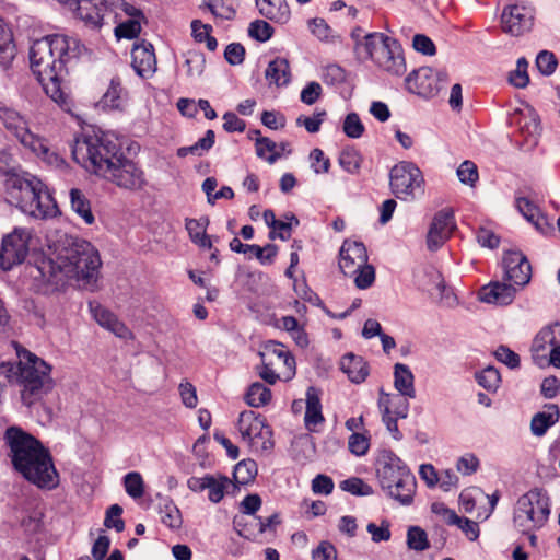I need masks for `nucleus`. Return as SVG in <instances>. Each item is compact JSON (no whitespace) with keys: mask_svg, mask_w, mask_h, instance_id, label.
Here are the masks:
<instances>
[{"mask_svg":"<svg viewBox=\"0 0 560 560\" xmlns=\"http://www.w3.org/2000/svg\"><path fill=\"white\" fill-rule=\"evenodd\" d=\"M122 140L112 131L94 126L83 129L72 145L73 160L88 172L128 191H140L148 186L141 164L125 156Z\"/></svg>","mask_w":560,"mask_h":560,"instance_id":"nucleus-1","label":"nucleus"},{"mask_svg":"<svg viewBox=\"0 0 560 560\" xmlns=\"http://www.w3.org/2000/svg\"><path fill=\"white\" fill-rule=\"evenodd\" d=\"M85 51V46L78 38L65 34L47 35L32 44L31 69L57 105H67L70 101L66 77L69 67Z\"/></svg>","mask_w":560,"mask_h":560,"instance_id":"nucleus-2","label":"nucleus"},{"mask_svg":"<svg viewBox=\"0 0 560 560\" xmlns=\"http://www.w3.org/2000/svg\"><path fill=\"white\" fill-rule=\"evenodd\" d=\"M12 346L18 362L0 363V384L16 386L22 404L30 408L54 389L52 366L19 342L12 341Z\"/></svg>","mask_w":560,"mask_h":560,"instance_id":"nucleus-3","label":"nucleus"},{"mask_svg":"<svg viewBox=\"0 0 560 560\" xmlns=\"http://www.w3.org/2000/svg\"><path fill=\"white\" fill-rule=\"evenodd\" d=\"M102 260L98 250L88 241L75 240L57 256V260L43 261L38 271L47 282L58 284V273L74 279L86 290L95 291L100 279Z\"/></svg>","mask_w":560,"mask_h":560,"instance_id":"nucleus-4","label":"nucleus"},{"mask_svg":"<svg viewBox=\"0 0 560 560\" xmlns=\"http://www.w3.org/2000/svg\"><path fill=\"white\" fill-rule=\"evenodd\" d=\"M7 195L11 205L35 219L54 218L58 213L47 186L30 173L12 175L7 183Z\"/></svg>","mask_w":560,"mask_h":560,"instance_id":"nucleus-5","label":"nucleus"},{"mask_svg":"<svg viewBox=\"0 0 560 560\" xmlns=\"http://www.w3.org/2000/svg\"><path fill=\"white\" fill-rule=\"evenodd\" d=\"M376 477L385 495L399 505L410 506L417 493V479L408 465L392 450H380L375 458Z\"/></svg>","mask_w":560,"mask_h":560,"instance_id":"nucleus-6","label":"nucleus"},{"mask_svg":"<svg viewBox=\"0 0 560 560\" xmlns=\"http://www.w3.org/2000/svg\"><path fill=\"white\" fill-rule=\"evenodd\" d=\"M354 52L359 60H371L390 74L401 75L406 71L401 45L383 33H369L361 40L357 39Z\"/></svg>","mask_w":560,"mask_h":560,"instance_id":"nucleus-7","label":"nucleus"},{"mask_svg":"<svg viewBox=\"0 0 560 560\" xmlns=\"http://www.w3.org/2000/svg\"><path fill=\"white\" fill-rule=\"evenodd\" d=\"M550 512L547 491L534 488L518 498L513 514L514 526L521 533L538 530L547 523Z\"/></svg>","mask_w":560,"mask_h":560,"instance_id":"nucleus-8","label":"nucleus"},{"mask_svg":"<svg viewBox=\"0 0 560 560\" xmlns=\"http://www.w3.org/2000/svg\"><path fill=\"white\" fill-rule=\"evenodd\" d=\"M424 185L422 171L409 161L395 164L389 172V188L396 198L410 201L416 198L417 191H421Z\"/></svg>","mask_w":560,"mask_h":560,"instance_id":"nucleus-9","label":"nucleus"},{"mask_svg":"<svg viewBox=\"0 0 560 560\" xmlns=\"http://www.w3.org/2000/svg\"><path fill=\"white\" fill-rule=\"evenodd\" d=\"M237 429L242 440L255 452H268L273 448L272 431L264 416L253 410L242 411L238 416Z\"/></svg>","mask_w":560,"mask_h":560,"instance_id":"nucleus-10","label":"nucleus"},{"mask_svg":"<svg viewBox=\"0 0 560 560\" xmlns=\"http://www.w3.org/2000/svg\"><path fill=\"white\" fill-rule=\"evenodd\" d=\"M3 439L10 450L9 456L14 468L28 463V459H37L39 453L49 451L38 439L16 425L9 427Z\"/></svg>","mask_w":560,"mask_h":560,"instance_id":"nucleus-11","label":"nucleus"},{"mask_svg":"<svg viewBox=\"0 0 560 560\" xmlns=\"http://www.w3.org/2000/svg\"><path fill=\"white\" fill-rule=\"evenodd\" d=\"M15 467L27 481L40 489L52 490L59 485V474L49 451L39 453L37 459H28Z\"/></svg>","mask_w":560,"mask_h":560,"instance_id":"nucleus-12","label":"nucleus"},{"mask_svg":"<svg viewBox=\"0 0 560 560\" xmlns=\"http://www.w3.org/2000/svg\"><path fill=\"white\" fill-rule=\"evenodd\" d=\"M447 82L445 72L434 71L430 67L413 70L406 78V88L424 101L436 96Z\"/></svg>","mask_w":560,"mask_h":560,"instance_id":"nucleus-13","label":"nucleus"},{"mask_svg":"<svg viewBox=\"0 0 560 560\" xmlns=\"http://www.w3.org/2000/svg\"><path fill=\"white\" fill-rule=\"evenodd\" d=\"M28 253V233L23 229H15L2 238L0 248V268L10 270L24 261Z\"/></svg>","mask_w":560,"mask_h":560,"instance_id":"nucleus-14","label":"nucleus"},{"mask_svg":"<svg viewBox=\"0 0 560 560\" xmlns=\"http://www.w3.org/2000/svg\"><path fill=\"white\" fill-rule=\"evenodd\" d=\"M0 120L22 144L31 148L32 151H40L43 153L48 152V149L43 144V142L30 131L25 119L15 110L14 107H0Z\"/></svg>","mask_w":560,"mask_h":560,"instance_id":"nucleus-15","label":"nucleus"},{"mask_svg":"<svg viewBox=\"0 0 560 560\" xmlns=\"http://www.w3.org/2000/svg\"><path fill=\"white\" fill-rule=\"evenodd\" d=\"M104 3H106L104 15L112 11L117 14V10H121L128 16V20L116 26V36L127 39L136 38L141 32V22L144 20L142 11L125 0H104Z\"/></svg>","mask_w":560,"mask_h":560,"instance_id":"nucleus-16","label":"nucleus"},{"mask_svg":"<svg viewBox=\"0 0 560 560\" xmlns=\"http://www.w3.org/2000/svg\"><path fill=\"white\" fill-rule=\"evenodd\" d=\"M259 355L282 374L283 381H290L295 375V359L284 345L270 340Z\"/></svg>","mask_w":560,"mask_h":560,"instance_id":"nucleus-17","label":"nucleus"},{"mask_svg":"<svg viewBox=\"0 0 560 560\" xmlns=\"http://www.w3.org/2000/svg\"><path fill=\"white\" fill-rule=\"evenodd\" d=\"M534 10L524 4H511L501 14L502 28L505 33L518 36L533 25Z\"/></svg>","mask_w":560,"mask_h":560,"instance_id":"nucleus-18","label":"nucleus"},{"mask_svg":"<svg viewBox=\"0 0 560 560\" xmlns=\"http://www.w3.org/2000/svg\"><path fill=\"white\" fill-rule=\"evenodd\" d=\"M510 124L517 128L528 145L537 144L540 120L534 107H515L510 114Z\"/></svg>","mask_w":560,"mask_h":560,"instance_id":"nucleus-19","label":"nucleus"},{"mask_svg":"<svg viewBox=\"0 0 560 560\" xmlns=\"http://www.w3.org/2000/svg\"><path fill=\"white\" fill-rule=\"evenodd\" d=\"M455 229L454 213L450 209L439 211L431 223L427 236V244L430 250H436L451 236Z\"/></svg>","mask_w":560,"mask_h":560,"instance_id":"nucleus-20","label":"nucleus"},{"mask_svg":"<svg viewBox=\"0 0 560 560\" xmlns=\"http://www.w3.org/2000/svg\"><path fill=\"white\" fill-rule=\"evenodd\" d=\"M504 278L513 284L523 287L532 276V267L527 258L520 252H508L503 257Z\"/></svg>","mask_w":560,"mask_h":560,"instance_id":"nucleus-21","label":"nucleus"},{"mask_svg":"<svg viewBox=\"0 0 560 560\" xmlns=\"http://www.w3.org/2000/svg\"><path fill=\"white\" fill-rule=\"evenodd\" d=\"M339 267L345 276H352L358 268L368 262V253L363 243L345 241L339 254Z\"/></svg>","mask_w":560,"mask_h":560,"instance_id":"nucleus-22","label":"nucleus"},{"mask_svg":"<svg viewBox=\"0 0 560 560\" xmlns=\"http://www.w3.org/2000/svg\"><path fill=\"white\" fill-rule=\"evenodd\" d=\"M131 66L135 72L143 78L148 79L156 71V57L154 47L147 40L136 43L131 50Z\"/></svg>","mask_w":560,"mask_h":560,"instance_id":"nucleus-23","label":"nucleus"},{"mask_svg":"<svg viewBox=\"0 0 560 560\" xmlns=\"http://www.w3.org/2000/svg\"><path fill=\"white\" fill-rule=\"evenodd\" d=\"M515 292V288L511 284L495 281L483 287L480 290L479 295L482 302L497 305H509L514 300Z\"/></svg>","mask_w":560,"mask_h":560,"instance_id":"nucleus-24","label":"nucleus"},{"mask_svg":"<svg viewBox=\"0 0 560 560\" xmlns=\"http://www.w3.org/2000/svg\"><path fill=\"white\" fill-rule=\"evenodd\" d=\"M259 13L266 19L285 24L291 15L290 8L285 0H256Z\"/></svg>","mask_w":560,"mask_h":560,"instance_id":"nucleus-25","label":"nucleus"},{"mask_svg":"<svg viewBox=\"0 0 560 560\" xmlns=\"http://www.w3.org/2000/svg\"><path fill=\"white\" fill-rule=\"evenodd\" d=\"M319 390L313 386L306 390V410L304 423L307 430L315 431V428L324 422Z\"/></svg>","mask_w":560,"mask_h":560,"instance_id":"nucleus-26","label":"nucleus"},{"mask_svg":"<svg viewBox=\"0 0 560 560\" xmlns=\"http://www.w3.org/2000/svg\"><path fill=\"white\" fill-rule=\"evenodd\" d=\"M395 398L402 402V409L395 411L396 417L392 416V410L389 408V396L388 395L381 396V398L378 399V406L382 409L383 421L386 424L387 430L393 433V436L396 440H399L401 438V433L398 429L397 418H406L407 417L408 402L406 399H402L398 395Z\"/></svg>","mask_w":560,"mask_h":560,"instance_id":"nucleus-27","label":"nucleus"},{"mask_svg":"<svg viewBox=\"0 0 560 560\" xmlns=\"http://www.w3.org/2000/svg\"><path fill=\"white\" fill-rule=\"evenodd\" d=\"M340 368L348 375L349 380L357 384L364 382L369 375L368 364L364 359L353 353H347L341 358Z\"/></svg>","mask_w":560,"mask_h":560,"instance_id":"nucleus-28","label":"nucleus"},{"mask_svg":"<svg viewBox=\"0 0 560 560\" xmlns=\"http://www.w3.org/2000/svg\"><path fill=\"white\" fill-rule=\"evenodd\" d=\"M515 206L518 212L541 233L548 231L546 218L540 213L539 208L525 197H516Z\"/></svg>","mask_w":560,"mask_h":560,"instance_id":"nucleus-29","label":"nucleus"},{"mask_svg":"<svg viewBox=\"0 0 560 560\" xmlns=\"http://www.w3.org/2000/svg\"><path fill=\"white\" fill-rule=\"evenodd\" d=\"M265 77L269 84L287 85L291 78L289 61L282 57L270 60L265 70Z\"/></svg>","mask_w":560,"mask_h":560,"instance_id":"nucleus-30","label":"nucleus"},{"mask_svg":"<svg viewBox=\"0 0 560 560\" xmlns=\"http://www.w3.org/2000/svg\"><path fill=\"white\" fill-rule=\"evenodd\" d=\"M394 385L401 396L407 398L416 397L415 376L408 365L402 363L395 364Z\"/></svg>","mask_w":560,"mask_h":560,"instance_id":"nucleus-31","label":"nucleus"},{"mask_svg":"<svg viewBox=\"0 0 560 560\" xmlns=\"http://www.w3.org/2000/svg\"><path fill=\"white\" fill-rule=\"evenodd\" d=\"M323 80L326 84L339 89V93L346 101L351 95V86L347 82V74L343 68L332 63L328 65L323 71Z\"/></svg>","mask_w":560,"mask_h":560,"instance_id":"nucleus-32","label":"nucleus"},{"mask_svg":"<svg viewBox=\"0 0 560 560\" xmlns=\"http://www.w3.org/2000/svg\"><path fill=\"white\" fill-rule=\"evenodd\" d=\"M560 411L557 405L547 406V410L536 413L530 422L532 433L542 436L550 427L559 421Z\"/></svg>","mask_w":560,"mask_h":560,"instance_id":"nucleus-33","label":"nucleus"},{"mask_svg":"<svg viewBox=\"0 0 560 560\" xmlns=\"http://www.w3.org/2000/svg\"><path fill=\"white\" fill-rule=\"evenodd\" d=\"M70 203L71 209L84 221L85 224H93L95 221V217L91 209L90 200L84 196V194L78 189L72 188L70 190Z\"/></svg>","mask_w":560,"mask_h":560,"instance_id":"nucleus-34","label":"nucleus"},{"mask_svg":"<svg viewBox=\"0 0 560 560\" xmlns=\"http://www.w3.org/2000/svg\"><path fill=\"white\" fill-rule=\"evenodd\" d=\"M128 91L122 86L118 77L110 79V82L103 93L101 100L95 105H120L128 101Z\"/></svg>","mask_w":560,"mask_h":560,"instance_id":"nucleus-35","label":"nucleus"},{"mask_svg":"<svg viewBox=\"0 0 560 560\" xmlns=\"http://www.w3.org/2000/svg\"><path fill=\"white\" fill-rule=\"evenodd\" d=\"M208 219H187L186 230L192 243L203 248H212V242L206 234Z\"/></svg>","mask_w":560,"mask_h":560,"instance_id":"nucleus-36","label":"nucleus"},{"mask_svg":"<svg viewBox=\"0 0 560 560\" xmlns=\"http://www.w3.org/2000/svg\"><path fill=\"white\" fill-rule=\"evenodd\" d=\"M16 54L12 32L0 22V66H10Z\"/></svg>","mask_w":560,"mask_h":560,"instance_id":"nucleus-37","label":"nucleus"},{"mask_svg":"<svg viewBox=\"0 0 560 560\" xmlns=\"http://www.w3.org/2000/svg\"><path fill=\"white\" fill-rule=\"evenodd\" d=\"M338 161L343 171L349 174H358L361 168L363 158L361 152L353 145H347L341 150Z\"/></svg>","mask_w":560,"mask_h":560,"instance_id":"nucleus-38","label":"nucleus"},{"mask_svg":"<svg viewBox=\"0 0 560 560\" xmlns=\"http://www.w3.org/2000/svg\"><path fill=\"white\" fill-rule=\"evenodd\" d=\"M556 334H560V324L556 323L552 326H547L539 330L535 336L532 350L535 353H539L546 350L547 346L553 347L558 341L556 340Z\"/></svg>","mask_w":560,"mask_h":560,"instance_id":"nucleus-39","label":"nucleus"},{"mask_svg":"<svg viewBox=\"0 0 560 560\" xmlns=\"http://www.w3.org/2000/svg\"><path fill=\"white\" fill-rule=\"evenodd\" d=\"M214 132L213 130H208L205 137L200 138L196 143L188 147H182L177 150V155L179 158H186L189 154L192 155H202L203 152L208 151L214 144Z\"/></svg>","mask_w":560,"mask_h":560,"instance_id":"nucleus-40","label":"nucleus"},{"mask_svg":"<svg viewBox=\"0 0 560 560\" xmlns=\"http://www.w3.org/2000/svg\"><path fill=\"white\" fill-rule=\"evenodd\" d=\"M203 5L219 19L233 20L236 15L233 0H203Z\"/></svg>","mask_w":560,"mask_h":560,"instance_id":"nucleus-41","label":"nucleus"},{"mask_svg":"<svg viewBox=\"0 0 560 560\" xmlns=\"http://www.w3.org/2000/svg\"><path fill=\"white\" fill-rule=\"evenodd\" d=\"M271 399V390L261 383H254L246 393V402L252 407H262Z\"/></svg>","mask_w":560,"mask_h":560,"instance_id":"nucleus-42","label":"nucleus"},{"mask_svg":"<svg viewBox=\"0 0 560 560\" xmlns=\"http://www.w3.org/2000/svg\"><path fill=\"white\" fill-rule=\"evenodd\" d=\"M231 483V480L229 477L223 475H211L208 490V499L212 503H219L225 494V491L228 490L229 486Z\"/></svg>","mask_w":560,"mask_h":560,"instance_id":"nucleus-43","label":"nucleus"},{"mask_svg":"<svg viewBox=\"0 0 560 560\" xmlns=\"http://www.w3.org/2000/svg\"><path fill=\"white\" fill-rule=\"evenodd\" d=\"M124 488L127 494L133 500H139L144 494V481L140 472L130 471L124 476Z\"/></svg>","mask_w":560,"mask_h":560,"instance_id":"nucleus-44","label":"nucleus"},{"mask_svg":"<svg viewBox=\"0 0 560 560\" xmlns=\"http://www.w3.org/2000/svg\"><path fill=\"white\" fill-rule=\"evenodd\" d=\"M475 378L488 392H495L501 383L500 373L494 366H487L477 372Z\"/></svg>","mask_w":560,"mask_h":560,"instance_id":"nucleus-45","label":"nucleus"},{"mask_svg":"<svg viewBox=\"0 0 560 560\" xmlns=\"http://www.w3.org/2000/svg\"><path fill=\"white\" fill-rule=\"evenodd\" d=\"M528 61L525 57H520L516 61V68L509 73V82L518 89H523L529 83Z\"/></svg>","mask_w":560,"mask_h":560,"instance_id":"nucleus-46","label":"nucleus"},{"mask_svg":"<svg viewBox=\"0 0 560 560\" xmlns=\"http://www.w3.org/2000/svg\"><path fill=\"white\" fill-rule=\"evenodd\" d=\"M407 546L416 551H424L430 547L428 535L419 526H410L407 530Z\"/></svg>","mask_w":560,"mask_h":560,"instance_id":"nucleus-47","label":"nucleus"},{"mask_svg":"<svg viewBox=\"0 0 560 560\" xmlns=\"http://www.w3.org/2000/svg\"><path fill=\"white\" fill-rule=\"evenodd\" d=\"M161 521L170 528H179L182 525V515L179 509L172 500H166L161 508Z\"/></svg>","mask_w":560,"mask_h":560,"instance_id":"nucleus-48","label":"nucleus"},{"mask_svg":"<svg viewBox=\"0 0 560 560\" xmlns=\"http://www.w3.org/2000/svg\"><path fill=\"white\" fill-rule=\"evenodd\" d=\"M342 131L351 139H359L364 135L365 127L357 113H349L345 117L342 121Z\"/></svg>","mask_w":560,"mask_h":560,"instance_id":"nucleus-49","label":"nucleus"},{"mask_svg":"<svg viewBox=\"0 0 560 560\" xmlns=\"http://www.w3.org/2000/svg\"><path fill=\"white\" fill-rule=\"evenodd\" d=\"M257 464L253 459L242 460L235 466L234 478L241 485L253 481L257 475Z\"/></svg>","mask_w":560,"mask_h":560,"instance_id":"nucleus-50","label":"nucleus"},{"mask_svg":"<svg viewBox=\"0 0 560 560\" xmlns=\"http://www.w3.org/2000/svg\"><path fill=\"white\" fill-rule=\"evenodd\" d=\"M536 68L542 75H551L558 66V60L553 52L548 50H541L536 57Z\"/></svg>","mask_w":560,"mask_h":560,"instance_id":"nucleus-51","label":"nucleus"},{"mask_svg":"<svg viewBox=\"0 0 560 560\" xmlns=\"http://www.w3.org/2000/svg\"><path fill=\"white\" fill-rule=\"evenodd\" d=\"M339 486L341 490L353 495H370L373 493L372 487L357 477L342 480Z\"/></svg>","mask_w":560,"mask_h":560,"instance_id":"nucleus-52","label":"nucleus"},{"mask_svg":"<svg viewBox=\"0 0 560 560\" xmlns=\"http://www.w3.org/2000/svg\"><path fill=\"white\" fill-rule=\"evenodd\" d=\"M456 174H457L458 179L463 184L469 185L471 187H474L475 184L479 179V173H478L477 165L470 160L464 161L458 166Z\"/></svg>","mask_w":560,"mask_h":560,"instance_id":"nucleus-53","label":"nucleus"},{"mask_svg":"<svg viewBox=\"0 0 560 560\" xmlns=\"http://www.w3.org/2000/svg\"><path fill=\"white\" fill-rule=\"evenodd\" d=\"M273 34L272 26L262 20H256L252 22L248 26V35L249 37L258 40V42H267L271 38Z\"/></svg>","mask_w":560,"mask_h":560,"instance_id":"nucleus-54","label":"nucleus"},{"mask_svg":"<svg viewBox=\"0 0 560 560\" xmlns=\"http://www.w3.org/2000/svg\"><path fill=\"white\" fill-rule=\"evenodd\" d=\"M354 283L358 289L364 290L370 288L375 281V269L373 266L365 262L362 267L358 268L354 275Z\"/></svg>","mask_w":560,"mask_h":560,"instance_id":"nucleus-55","label":"nucleus"},{"mask_svg":"<svg viewBox=\"0 0 560 560\" xmlns=\"http://www.w3.org/2000/svg\"><path fill=\"white\" fill-rule=\"evenodd\" d=\"M326 110H318L313 116L301 115L296 119L298 126H303L310 133L318 132L320 125L326 119Z\"/></svg>","mask_w":560,"mask_h":560,"instance_id":"nucleus-56","label":"nucleus"},{"mask_svg":"<svg viewBox=\"0 0 560 560\" xmlns=\"http://www.w3.org/2000/svg\"><path fill=\"white\" fill-rule=\"evenodd\" d=\"M348 447L355 456H364L370 448V436L354 432L349 436Z\"/></svg>","mask_w":560,"mask_h":560,"instance_id":"nucleus-57","label":"nucleus"},{"mask_svg":"<svg viewBox=\"0 0 560 560\" xmlns=\"http://www.w3.org/2000/svg\"><path fill=\"white\" fill-rule=\"evenodd\" d=\"M257 155L269 163H275L279 154L276 152V143L268 138H260L256 141Z\"/></svg>","mask_w":560,"mask_h":560,"instance_id":"nucleus-58","label":"nucleus"},{"mask_svg":"<svg viewBox=\"0 0 560 560\" xmlns=\"http://www.w3.org/2000/svg\"><path fill=\"white\" fill-rule=\"evenodd\" d=\"M122 514V508L118 504H113L106 511L104 525L107 528H115L116 532L120 533L125 529V522L120 517Z\"/></svg>","mask_w":560,"mask_h":560,"instance_id":"nucleus-59","label":"nucleus"},{"mask_svg":"<svg viewBox=\"0 0 560 560\" xmlns=\"http://www.w3.org/2000/svg\"><path fill=\"white\" fill-rule=\"evenodd\" d=\"M389 523L387 521H383L381 525H376L371 522L366 526L368 533L371 535V539L373 542H382L388 541L392 537V533L389 529Z\"/></svg>","mask_w":560,"mask_h":560,"instance_id":"nucleus-60","label":"nucleus"},{"mask_svg":"<svg viewBox=\"0 0 560 560\" xmlns=\"http://www.w3.org/2000/svg\"><path fill=\"white\" fill-rule=\"evenodd\" d=\"M205 63L206 59L203 54L198 51H189L185 61L188 75H200L203 72Z\"/></svg>","mask_w":560,"mask_h":560,"instance_id":"nucleus-61","label":"nucleus"},{"mask_svg":"<svg viewBox=\"0 0 560 560\" xmlns=\"http://www.w3.org/2000/svg\"><path fill=\"white\" fill-rule=\"evenodd\" d=\"M225 60L232 65L237 66L243 63L245 58V48L240 43H231L225 47L224 50Z\"/></svg>","mask_w":560,"mask_h":560,"instance_id":"nucleus-62","label":"nucleus"},{"mask_svg":"<svg viewBox=\"0 0 560 560\" xmlns=\"http://www.w3.org/2000/svg\"><path fill=\"white\" fill-rule=\"evenodd\" d=\"M183 404L187 408H195L198 404L196 387L189 382H182L178 386Z\"/></svg>","mask_w":560,"mask_h":560,"instance_id":"nucleus-63","label":"nucleus"},{"mask_svg":"<svg viewBox=\"0 0 560 560\" xmlns=\"http://www.w3.org/2000/svg\"><path fill=\"white\" fill-rule=\"evenodd\" d=\"M313 560H337V550L329 541H322L312 553Z\"/></svg>","mask_w":560,"mask_h":560,"instance_id":"nucleus-64","label":"nucleus"}]
</instances>
